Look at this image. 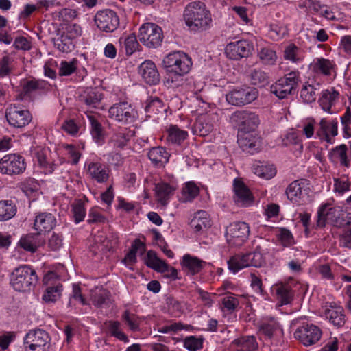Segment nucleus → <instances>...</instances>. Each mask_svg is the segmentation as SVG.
Wrapping results in <instances>:
<instances>
[{"label":"nucleus","mask_w":351,"mask_h":351,"mask_svg":"<svg viewBox=\"0 0 351 351\" xmlns=\"http://www.w3.org/2000/svg\"><path fill=\"white\" fill-rule=\"evenodd\" d=\"M233 199L238 206L248 207L253 204V194L241 179L237 178L233 180Z\"/></svg>","instance_id":"nucleus-17"},{"label":"nucleus","mask_w":351,"mask_h":351,"mask_svg":"<svg viewBox=\"0 0 351 351\" xmlns=\"http://www.w3.org/2000/svg\"><path fill=\"white\" fill-rule=\"evenodd\" d=\"M329 133L332 136H336L338 134V121L337 119H335L330 123L325 118H323L320 120L319 128L316 134L320 139L332 144L334 141L330 136Z\"/></svg>","instance_id":"nucleus-26"},{"label":"nucleus","mask_w":351,"mask_h":351,"mask_svg":"<svg viewBox=\"0 0 351 351\" xmlns=\"http://www.w3.org/2000/svg\"><path fill=\"white\" fill-rule=\"evenodd\" d=\"M106 222V218L99 211L97 208H92L90 209L87 223L88 224L93 223H105Z\"/></svg>","instance_id":"nucleus-62"},{"label":"nucleus","mask_w":351,"mask_h":351,"mask_svg":"<svg viewBox=\"0 0 351 351\" xmlns=\"http://www.w3.org/2000/svg\"><path fill=\"white\" fill-rule=\"evenodd\" d=\"M84 206V202L82 199H75L72 204V212L75 223H79L84 219L86 216V209Z\"/></svg>","instance_id":"nucleus-52"},{"label":"nucleus","mask_w":351,"mask_h":351,"mask_svg":"<svg viewBox=\"0 0 351 351\" xmlns=\"http://www.w3.org/2000/svg\"><path fill=\"white\" fill-rule=\"evenodd\" d=\"M255 173L267 180L271 179L276 174V169L273 165H261L255 169Z\"/></svg>","instance_id":"nucleus-57"},{"label":"nucleus","mask_w":351,"mask_h":351,"mask_svg":"<svg viewBox=\"0 0 351 351\" xmlns=\"http://www.w3.org/2000/svg\"><path fill=\"white\" fill-rule=\"evenodd\" d=\"M309 185V181L306 179L294 180L286 189L287 198L293 203H298L300 199L308 194Z\"/></svg>","instance_id":"nucleus-18"},{"label":"nucleus","mask_w":351,"mask_h":351,"mask_svg":"<svg viewBox=\"0 0 351 351\" xmlns=\"http://www.w3.org/2000/svg\"><path fill=\"white\" fill-rule=\"evenodd\" d=\"M258 55L261 62L265 65H274L277 60L276 51L269 47L261 48Z\"/></svg>","instance_id":"nucleus-50"},{"label":"nucleus","mask_w":351,"mask_h":351,"mask_svg":"<svg viewBox=\"0 0 351 351\" xmlns=\"http://www.w3.org/2000/svg\"><path fill=\"white\" fill-rule=\"evenodd\" d=\"M53 44L60 51L66 53L72 51L75 47L73 41L63 34L53 39Z\"/></svg>","instance_id":"nucleus-48"},{"label":"nucleus","mask_w":351,"mask_h":351,"mask_svg":"<svg viewBox=\"0 0 351 351\" xmlns=\"http://www.w3.org/2000/svg\"><path fill=\"white\" fill-rule=\"evenodd\" d=\"M276 293L278 300L281 305H286L293 300V293L291 287L286 284L277 285L276 287Z\"/></svg>","instance_id":"nucleus-41"},{"label":"nucleus","mask_w":351,"mask_h":351,"mask_svg":"<svg viewBox=\"0 0 351 351\" xmlns=\"http://www.w3.org/2000/svg\"><path fill=\"white\" fill-rule=\"evenodd\" d=\"M5 117L10 125L17 128H24L32 119L30 112L18 104H11L6 108Z\"/></svg>","instance_id":"nucleus-11"},{"label":"nucleus","mask_w":351,"mask_h":351,"mask_svg":"<svg viewBox=\"0 0 351 351\" xmlns=\"http://www.w3.org/2000/svg\"><path fill=\"white\" fill-rule=\"evenodd\" d=\"M90 124V134L93 140L101 143L104 140V130L101 124L93 115H87Z\"/></svg>","instance_id":"nucleus-42"},{"label":"nucleus","mask_w":351,"mask_h":351,"mask_svg":"<svg viewBox=\"0 0 351 351\" xmlns=\"http://www.w3.org/2000/svg\"><path fill=\"white\" fill-rule=\"evenodd\" d=\"M142 250L141 254L145 251V245L139 239H136L131 246V249L125 256L123 262L128 265H133L136 262V253L138 250Z\"/></svg>","instance_id":"nucleus-40"},{"label":"nucleus","mask_w":351,"mask_h":351,"mask_svg":"<svg viewBox=\"0 0 351 351\" xmlns=\"http://www.w3.org/2000/svg\"><path fill=\"white\" fill-rule=\"evenodd\" d=\"M324 315L330 324L337 328L343 327L346 322L343 308L336 305L335 303H330L328 306H326Z\"/></svg>","instance_id":"nucleus-20"},{"label":"nucleus","mask_w":351,"mask_h":351,"mask_svg":"<svg viewBox=\"0 0 351 351\" xmlns=\"http://www.w3.org/2000/svg\"><path fill=\"white\" fill-rule=\"evenodd\" d=\"M199 193V187L193 182H188L182 189V196L184 202H191Z\"/></svg>","instance_id":"nucleus-53"},{"label":"nucleus","mask_w":351,"mask_h":351,"mask_svg":"<svg viewBox=\"0 0 351 351\" xmlns=\"http://www.w3.org/2000/svg\"><path fill=\"white\" fill-rule=\"evenodd\" d=\"M36 271L30 265H22L16 267L10 276V285L16 291H26L38 282Z\"/></svg>","instance_id":"nucleus-3"},{"label":"nucleus","mask_w":351,"mask_h":351,"mask_svg":"<svg viewBox=\"0 0 351 351\" xmlns=\"http://www.w3.org/2000/svg\"><path fill=\"white\" fill-rule=\"evenodd\" d=\"M167 141L169 143L180 145L189 136L188 132L180 129L176 125H171L167 130Z\"/></svg>","instance_id":"nucleus-37"},{"label":"nucleus","mask_w":351,"mask_h":351,"mask_svg":"<svg viewBox=\"0 0 351 351\" xmlns=\"http://www.w3.org/2000/svg\"><path fill=\"white\" fill-rule=\"evenodd\" d=\"M231 119L238 126V132H252L259 124V118L255 113L247 110L234 112Z\"/></svg>","instance_id":"nucleus-13"},{"label":"nucleus","mask_w":351,"mask_h":351,"mask_svg":"<svg viewBox=\"0 0 351 351\" xmlns=\"http://www.w3.org/2000/svg\"><path fill=\"white\" fill-rule=\"evenodd\" d=\"M328 204H322L317 210V226L319 228H324L326 226L327 220L337 223L339 218L338 210L335 207L328 208Z\"/></svg>","instance_id":"nucleus-28"},{"label":"nucleus","mask_w":351,"mask_h":351,"mask_svg":"<svg viewBox=\"0 0 351 351\" xmlns=\"http://www.w3.org/2000/svg\"><path fill=\"white\" fill-rule=\"evenodd\" d=\"M227 264L228 269L233 274L237 273L243 268L248 267L244 254L231 256L227 261Z\"/></svg>","instance_id":"nucleus-47"},{"label":"nucleus","mask_w":351,"mask_h":351,"mask_svg":"<svg viewBox=\"0 0 351 351\" xmlns=\"http://www.w3.org/2000/svg\"><path fill=\"white\" fill-rule=\"evenodd\" d=\"M165 304L173 317H180L184 312V302L176 300L172 295L165 296Z\"/></svg>","instance_id":"nucleus-45"},{"label":"nucleus","mask_w":351,"mask_h":351,"mask_svg":"<svg viewBox=\"0 0 351 351\" xmlns=\"http://www.w3.org/2000/svg\"><path fill=\"white\" fill-rule=\"evenodd\" d=\"M145 264L149 268L160 273H164L168 269V264L157 256L153 250H149L145 257Z\"/></svg>","instance_id":"nucleus-35"},{"label":"nucleus","mask_w":351,"mask_h":351,"mask_svg":"<svg viewBox=\"0 0 351 351\" xmlns=\"http://www.w3.org/2000/svg\"><path fill=\"white\" fill-rule=\"evenodd\" d=\"M279 327L278 322L274 317H269L258 325L259 332L269 339H271L274 332Z\"/></svg>","instance_id":"nucleus-43"},{"label":"nucleus","mask_w":351,"mask_h":351,"mask_svg":"<svg viewBox=\"0 0 351 351\" xmlns=\"http://www.w3.org/2000/svg\"><path fill=\"white\" fill-rule=\"evenodd\" d=\"M347 146L345 144H341L333 148L331 152L329 153V156L335 155L340 158L341 165L348 167L349 166V161L347 157Z\"/></svg>","instance_id":"nucleus-58"},{"label":"nucleus","mask_w":351,"mask_h":351,"mask_svg":"<svg viewBox=\"0 0 351 351\" xmlns=\"http://www.w3.org/2000/svg\"><path fill=\"white\" fill-rule=\"evenodd\" d=\"M162 101L160 99L157 97L152 98L150 100H148L146 106L145 107V111L147 113H149V117H151L152 114H156L162 108Z\"/></svg>","instance_id":"nucleus-60"},{"label":"nucleus","mask_w":351,"mask_h":351,"mask_svg":"<svg viewBox=\"0 0 351 351\" xmlns=\"http://www.w3.org/2000/svg\"><path fill=\"white\" fill-rule=\"evenodd\" d=\"M316 88L307 82L303 84L300 90V97L306 103H312L316 100Z\"/></svg>","instance_id":"nucleus-54"},{"label":"nucleus","mask_w":351,"mask_h":351,"mask_svg":"<svg viewBox=\"0 0 351 351\" xmlns=\"http://www.w3.org/2000/svg\"><path fill=\"white\" fill-rule=\"evenodd\" d=\"M78 60L76 58L72 59L71 61L67 62L62 60L60 63L59 69V75L60 76H69L73 74L77 69Z\"/></svg>","instance_id":"nucleus-55"},{"label":"nucleus","mask_w":351,"mask_h":351,"mask_svg":"<svg viewBox=\"0 0 351 351\" xmlns=\"http://www.w3.org/2000/svg\"><path fill=\"white\" fill-rule=\"evenodd\" d=\"M237 143L243 152L250 154H254L261 149L260 138L252 132H238Z\"/></svg>","instance_id":"nucleus-19"},{"label":"nucleus","mask_w":351,"mask_h":351,"mask_svg":"<svg viewBox=\"0 0 351 351\" xmlns=\"http://www.w3.org/2000/svg\"><path fill=\"white\" fill-rule=\"evenodd\" d=\"M300 81V72L291 71L272 84L270 86V92L280 99L287 98L288 95L297 93Z\"/></svg>","instance_id":"nucleus-4"},{"label":"nucleus","mask_w":351,"mask_h":351,"mask_svg":"<svg viewBox=\"0 0 351 351\" xmlns=\"http://www.w3.org/2000/svg\"><path fill=\"white\" fill-rule=\"evenodd\" d=\"M124 45L127 55H132L135 52L139 45L136 35L134 34H130L125 39Z\"/></svg>","instance_id":"nucleus-63"},{"label":"nucleus","mask_w":351,"mask_h":351,"mask_svg":"<svg viewBox=\"0 0 351 351\" xmlns=\"http://www.w3.org/2000/svg\"><path fill=\"white\" fill-rule=\"evenodd\" d=\"M149 159L155 166H163L169 162L170 154L162 147H152L147 153Z\"/></svg>","instance_id":"nucleus-34"},{"label":"nucleus","mask_w":351,"mask_h":351,"mask_svg":"<svg viewBox=\"0 0 351 351\" xmlns=\"http://www.w3.org/2000/svg\"><path fill=\"white\" fill-rule=\"evenodd\" d=\"M17 212V206L11 199L0 201V221H5L13 218Z\"/></svg>","instance_id":"nucleus-39"},{"label":"nucleus","mask_w":351,"mask_h":351,"mask_svg":"<svg viewBox=\"0 0 351 351\" xmlns=\"http://www.w3.org/2000/svg\"><path fill=\"white\" fill-rule=\"evenodd\" d=\"M162 64L167 73L183 76L190 71L193 62L190 56L184 51H175L166 55Z\"/></svg>","instance_id":"nucleus-2"},{"label":"nucleus","mask_w":351,"mask_h":351,"mask_svg":"<svg viewBox=\"0 0 351 351\" xmlns=\"http://www.w3.org/2000/svg\"><path fill=\"white\" fill-rule=\"evenodd\" d=\"M62 285L58 282L56 285L48 286L42 297L43 300L46 303H54L60 298Z\"/></svg>","instance_id":"nucleus-44"},{"label":"nucleus","mask_w":351,"mask_h":351,"mask_svg":"<svg viewBox=\"0 0 351 351\" xmlns=\"http://www.w3.org/2000/svg\"><path fill=\"white\" fill-rule=\"evenodd\" d=\"M258 95L256 88L243 86L237 87L226 94V100L231 105L241 106L252 103Z\"/></svg>","instance_id":"nucleus-10"},{"label":"nucleus","mask_w":351,"mask_h":351,"mask_svg":"<svg viewBox=\"0 0 351 351\" xmlns=\"http://www.w3.org/2000/svg\"><path fill=\"white\" fill-rule=\"evenodd\" d=\"M183 18L189 29L195 32L206 31L212 27L210 11L199 1L191 2L185 7Z\"/></svg>","instance_id":"nucleus-1"},{"label":"nucleus","mask_w":351,"mask_h":351,"mask_svg":"<svg viewBox=\"0 0 351 351\" xmlns=\"http://www.w3.org/2000/svg\"><path fill=\"white\" fill-rule=\"evenodd\" d=\"M108 117L124 125L134 123L138 118V111L128 101H120L108 109Z\"/></svg>","instance_id":"nucleus-5"},{"label":"nucleus","mask_w":351,"mask_h":351,"mask_svg":"<svg viewBox=\"0 0 351 351\" xmlns=\"http://www.w3.org/2000/svg\"><path fill=\"white\" fill-rule=\"evenodd\" d=\"M299 50L295 44L289 45L284 51V58L294 63L300 62L301 59L298 56Z\"/></svg>","instance_id":"nucleus-61"},{"label":"nucleus","mask_w":351,"mask_h":351,"mask_svg":"<svg viewBox=\"0 0 351 351\" xmlns=\"http://www.w3.org/2000/svg\"><path fill=\"white\" fill-rule=\"evenodd\" d=\"M62 34L73 41L74 39L81 36L82 28L76 23L69 24L66 26Z\"/></svg>","instance_id":"nucleus-64"},{"label":"nucleus","mask_w":351,"mask_h":351,"mask_svg":"<svg viewBox=\"0 0 351 351\" xmlns=\"http://www.w3.org/2000/svg\"><path fill=\"white\" fill-rule=\"evenodd\" d=\"M249 78L252 85L260 88L265 87L270 82L269 73L260 69H252L250 72Z\"/></svg>","instance_id":"nucleus-38"},{"label":"nucleus","mask_w":351,"mask_h":351,"mask_svg":"<svg viewBox=\"0 0 351 351\" xmlns=\"http://www.w3.org/2000/svg\"><path fill=\"white\" fill-rule=\"evenodd\" d=\"M181 264L183 269L186 271L189 274L195 275L203 269L204 261L197 257L186 254L182 257Z\"/></svg>","instance_id":"nucleus-31"},{"label":"nucleus","mask_w":351,"mask_h":351,"mask_svg":"<svg viewBox=\"0 0 351 351\" xmlns=\"http://www.w3.org/2000/svg\"><path fill=\"white\" fill-rule=\"evenodd\" d=\"M252 244L254 246L253 252L244 254L246 263L247 267H261L265 263V256L269 252L268 242L260 238L258 241L254 240Z\"/></svg>","instance_id":"nucleus-15"},{"label":"nucleus","mask_w":351,"mask_h":351,"mask_svg":"<svg viewBox=\"0 0 351 351\" xmlns=\"http://www.w3.org/2000/svg\"><path fill=\"white\" fill-rule=\"evenodd\" d=\"M103 94L95 88H88L80 96V101L91 108H95L100 104Z\"/></svg>","instance_id":"nucleus-33"},{"label":"nucleus","mask_w":351,"mask_h":351,"mask_svg":"<svg viewBox=\"0 0 351 351\" xmlns=\"http://www.w3.org/2000/svg\"><path fill=\"white\" fill-rule=\"evenodd\" d=\"M51 341L48 332L40 328L29 330L23 339V345L25 350L31 351H47V346Z\"/></svg>","instance_id":"nucleus-9"},{"label":"nucleus","mask_w":351,"mask_h":351,"mask_svg":"<svg viewBox=\"0 0 351 351\" xmlns=\"http://www.w3.org/2000/svg\"><path fill=\"white\" fill-rule=\"evenodd\" d=\"M138 73L144 81L149 85H156L160 82V74L156 64L151 60H145L139 66Z\"/></svg>","instance_id":"nucleus-24"},{"label":"nucleus","mask_w":351,"mask_h":351,"mask_svg":"<svg viewBox=\"0 0 351 351\" xmlns=\"http://www.w3.org/2000/svg\"><path fill=\"white\" fill-rule=\"evenodd\" d=\"M250 226L243 221H234L226 227L225 237L231 247H241L248 239Z\"/></svg>","instance_id":"nucleus-7"},{"label":"nucleus","mask_w":351,"mask_h":351,"mask_svg":"<svg viewBox=\"0 0 351 351\" xmlns=\"http://www.w3.org/2000/svg\"><path fill=\"white\" fill-rule=\"evenodd\" d=\"M51 90L50 84L43 80L32 78L27 80L22 86L21 95L23 97H31L32 94L36 93L38 95H45Z\"/></svg>","instance_id":"nucleus-22"},{"label":"nucleus","mask_w":351,"mask_h":351,"mask_svg":"<svg viewBox=\"0 0 351 351\" xmlns=\"http://www.w3.org/2000/svg\"><path fill=\"white\" fill-rule=\"evenodd\" d=\"M140 42L148 48H157L162 45L164 35L162 28L154 23H145L139 28Z\"/></svg>","instance_id":"nucleus-6"},{"label":"nucleus","mask_w":351,"mask_h":351,"mask_svg":"<svg viewBox=\"0 0 351 351\" xmlns=\"http://www.w3.org/2000/svg\"><path fill=\"white\" fill-rule=\"evenodd\" d=\"M94 21L101 31L106 33L114 32L120 24L117 13L110 9L98 11L95 16Z\"/></svg>","instance_id":"nucleus-12"},{"label":"nucleus","mask_w":351,"mask_h":351,"mask_svg":"<svg viewBox=\"0 0 351 351\" xmlns=\"http://www.w3.org/2000/svg\"><path fill=\"white\" fill-rule=\"evenodd\" d=\"M191 228L197 234H202L212 226L208 213L204 210L197 212L189 223Z\"/></svg>","instance_id":"nucleus-27"},{"label":"nucleus","mask_w":351,"mask_h":351,"mask_svg":"<svg viewBox=\"0 0 351 351\" xmlns=\"http://www.w3.org/2000/svg\"><path fill=\"white\" fill-rule=\"evenodd\" d=\"M27 167L25 158L19 154H8L0 159V173L16 176L23 174Z\"/></svg>","instance_id":"nucleus-8"},{"label":"nucleus","mask_w":351,"mask_h":351,"mask_svg":"<svg viewBox=\"0 0 351 351\" xmlns=\"http://www.w3.org/2000/svg\"><path fill=\"white\" fill-rule=\"evenodd\" d=\"M205 339L203 336L197 337L194 335L186 337L184 339V347L189 351H197L203 348Z\"/></svg>","instance_id":"nucleus-51"},{"label":"nucleus","mask_w":351,"mask_h":351,"mask_svg":"<svg viewBox=\"0 0 351 351\" xmlns=\"http://www.w3.org/2000/svg\"><path fill=\"white\" fill-rule=\"evenodd\" d=\"M43 243L44 239L41 237L40 233L36 232L23 236L19 242V245L25 251L35 252Z\"/></svg>","instance_id":"nucleus-30"},{"label":"nucleus","mask_w":351,"mask_h":351,"mask_svg":"<svg viewBox=\"0 0 351 351\" xmlns=\"http://www.w3.org/2000/svg\"><path fill=\"white\" fill-rule=\"evenodd\" d=\"M217 119V114L213 113L199 116L193 125L194 133L202 136L208 135L213 130Z\"/></svg>","instance_id":"nucleus-21"},{"label":"nucleus","mask_w":351,"mask_h":351,"mask_svg":"<svg viewBox=\"0 0 351 351\" xmlns=\"http://www.w3.org/2000/svg\"><path fill=\"white\" fill-rule=\"evenodd\" d=\"M339 96V93L335 88L322 91V96L319 99L320 106L324 111L331 114V108L335 104Z\"/></svg>","instance_id":"nucleus-32"},{"label":"nucleus","mask_w":351,"mask_h":351,"mask_svg":"<svg viewBox=\"0 0 351 351\" xmlns=\"http://www.w3.org/2000/svg\"><path fill=\"white\" fill-rule=\"evenodd\" d=\"M237 350L241 351H254L258 348V343L254 336H243L234 340Z\"/></svg>","instance_id":"nucleus-46"},{"label":"nucleus","mask_w":351,"mask_h":351,"mask_svg":"<svg viewBox=\"0 0 351 351\" xmlns=\"http://www.w3.org/2000/svg\"><path fill=\"white\" fill-rule=\"evenodd\" d=\"M134 134V131L126 128H122L111 135L108 145L115 151L123 149L128 145Z\"/></svg>","instance_id":"nucleus-23"},{"label":"nucleus","mask_w":351,"mask_h":351,"mask_svg":"<svg viewBox=\"0 0 351 351\" xmlns=\"http://www.w3.org/2000/svg\"><path fill=\"white\" fill-rule=\"evenodd\" d=\"M56 225V219L52 213L40 212L36 215L34 228L41 235L42 232H49Z\"/></svg>","instance_id":"nucleus-25"},{"label":"nucleus","mask_w":351,"mask_h":351,"mask_svg":"<svg viewBox=\"0 0 351 351\" xmlns=\"http://www.w3.org/2000/svg\"><path fill=\"white\" fill-rule=\"evenodd\" d=\"M108 330L112 337H114L125 343L129 341L128 336L119 330L121 324L119 321L110 320L108 322Z\"/></svg>","instance_id":"nucleus-56"},{"label":"nucleus","mask_w":351,"mask_h":351,"mask_svg":"<svg viewBox=\"0 0 351 351\" xmlns=\"http://www.w3.org/2000/svg\"><path fill=\"white\" fill-rule=\"evenodd\" d=\"M223 308L228 312L234 311L239 305V300L232 293H228L221 299Z\"/></svg>","instance_id":"nucleus-59"},{"label":"nucleus","mask_w":351,"mask_h":351,"mask_svg":"<svg viewBox=\"0 0 351 351\" xmlns=\"http://www.w3.org/2000/svg\"><path fill=\"white\" fill-rule=\"evenodd\" d=\"M254 50L253 44L246 40H240L228 43L225 48L226 56L234 60L247 58Z\"/></svg>","instance_id":"nucleus-16"},{"label":"nucleus","mask_w":351,"mask_h":351,"mask_svg":"<svg viewBox=\"0 0 351 351\" xmlns=\"http://www.w3.org/2000/svg\"><path fill=\"white\" fill-rule=\"evenodd\" d=\"M176 189V185L166 182L156 184L155 191L158 202L162 205H165L169 197L173 195Z\"/></svg>","instance_id":"nucleus-36"},{"label":"nucleus","mask_w":351,"mask_h":351,"mask_svg":"<svg viewBox=\"0 0 351 351\" xmlns=\"http://www.w3.org/2000/svg\"><path fill=\"white\" fill-rule=\"evenodd\" d=\"M87 172L92 179L99 183L106 182L109 178V169L107 165L101 162H90Z\"/></svg>","instance_id":"nucleus-29"},{"label":"nucleus","mask_w":351,"mask_h":351,"mask_svg":"<svg viewBox=\"0 0 351 351\" xmlns=\"http://www.w3.org/2000/svg\"><path fill=\"white\" fill-rule=\"evenodd\" d=\"M333 69L332 62L328 59L323 58H317L314 61L313 70L315 72H319L324 75H330L331 70Z\"/></svg>","instance_id":"nucleus-49"},{"label":"nucleus","mask_w":351,"mask_h":351,"mask_svg":"<svg viewBox=\"0 0 351 351\" xmlns=\"http://www.w3.org/2000/svg\"><path fill=\"white\" fill-rule=\"evenodd\" d=\"M294 337L304 346H310L317 343L321 339V329L313 324H306L299 326L294 332Z\"/></svg>","instance_id":"nucleus-14"}]
</instances>
